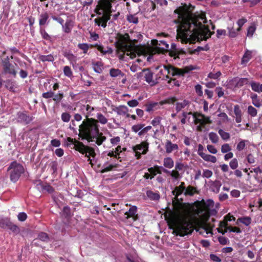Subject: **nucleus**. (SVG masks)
Returning a JSON list of instances; mask_svg holds the SVG:
<instances>
[{"label": "nucleus", "mask_w": 262, "mask_h": 262, "mask_svg": "<svg viewBox=\"0 0 262 262\" xmlns=\"http://www.w3.org/2000/svg\"><path fill=\"white\" fill-rule=\"evenodd\" d=\"M122 72L118 69H111L110 70V74L111 77H116L121 75Z\"/></svg>", "instance_id": "obj_50"}, {"label": "nucleus", "mask_w": 262, "mask_h": 262, "mask_svg": "<svg viewBox=\"0 0 262 262\" xmlns=\"http://www.w3.org/2000/svg\"><path fill=\"white\" fill-rule=\"evenodd\" d=\"M178 49L177 45L174 43H172L171 45V48L169 50V48L165 49V53H168L169 55L176 59V56H178Z\"/></svg>", "instance_id": "obj_17"}, {"label": "nucleus", "mask_w": 262, "mask_h": 262, "mask_svg": "<svg viewBox=\"0 0 262 262\" xmlns=\"http://www.w3.org/2000/svg\"><path fill=\"white\" fill-rule=\"evenodd\" d=\"M97 118L96 120L98 121V123L100 122L102 124H105L107 122V118L101 113L97 114Z\"/></svg>", "instance_id": "obj_48"}, {"label": "nucleus", "mask_w": 262, "mask_h": 262, "mask_svg": "<svg viewBox=\"0 0 262 262\" xmlns=\"http://www.w3.org/2000/svg\"><path fill=\"white\" fill-rule=\"evenodd\" d=\"M219 134L224 140H228L230 137V135L229 133L226 132L222 129L219 130Z\"/></svg>", "instance_id": "obj_47"}, {"label": "nucleus", "mask_w": 262, "mask_h": 262, "mask_svg": "<svg viewBox=\"0 0 262 262\" xmlns=\"http://www.w3.org/2000/svg\"><path fill=\"white\" fill-rule=\"evenodd\" d=\"M228 224L227 222L224 219L222 221H220L219 223V227L217 228V231L219 233L222 234H225L228 230Z\"/></svg>", "instance_id": "obj_22"}, {"label": "nucleus", "mask_w": 262, "mask_h": 262, "mask_svg": "<svg viewBox=\"0 0 262 262\" xmlns=\"http://www.w3.org/2000/svg\"><path fill=\"white\" fill-rule=\"evenodd\" d=\"M11 222L8 217H0V227L4 229L7 228Z\"/></svg>", "instance_id": "obj_36"}, {"label": "nucleus", "mask_w": 262, "mask_h": 262, "mask_svg": "<svg viewBox=\"0 0 262 262\" xmlns=\"http://www.w3.org/2000/svg\"><path fill=\"white\" fill-rule=\"evenodd\" d=\"M93 68L94 71L99 74H101L103 72V64L101 61H97L93 62Z\"/></svg>", "instance_id": "obj_29"}, {"label": "nucleus", "mask_w": 262, "mask_h": 262, "mask_svg": "<svg viewBox=\"0 0 262 262\" xmlns=\"http://www.w3.org/2000/svg\"><path fill=\"white\" fill-rule=\"evenodd\" d=\"M137 212V207L136 206H132L129 210L125 213V215H126V219H128L130 217H132L134 221H137L139 219Z\"/></svg>", "instance_id": "obj_14"}, {"label": "nucleus", "mask_w": 262, "mask_h": 262, "mask_svg": "<svg viewBox=\"0 0 262 262\" xmlns=\"http://www.w3.org/2000/svg\"><path fill=\"white\" fill-rule=\"evenodd\" d=\"M221 75L222 73L220 71H218L215 73L210 72L208 75V77L213 79H218Z\"/></svg>", "instance_id": "obj_56"}, {"label": "nucleus", "mask_w": 262, "mask_h": 262, "mask_svg": "<svg viewBox=\"0 0 262 262\" xmlns=\"http://www.w3.org/2000/svg\"><path fill=\"white\" fill-rule=\"evenodd\" d=\"M39 33L43 39L46 40H51V37L42 27H40Z\"/></svg>", "instance_id": "obj_43"}, {"label": "nucleus", "mask_w": 262, "mask_h": 262, "mask_svg": "<svg viewBox=\"0 0 262 262\" xmlns=\"http://www.w3.org/2000/svg\"><path fill=\"white\" fill-rule=\"evenodd\" d=\"M186 189L185 185L184 182H182L179 186L175 187L174 189L172 191V193L175 196V199H178V196L181 195Z\"/></svg>", "instance_id": "obj_19"}, {"label": "nucleus", "mask_w": 262, "mask_h": 262, "mask_svg": "<svg viewBox=\"0 0 262 262\" xmlns=\"http://www.w3.org/2000/svg\"><path fill=\"white\" fill-rule=\"evenodd\" d=\"M200 229H202L207 234L209 233H212V229L209 227L206 224L202 225L199 229H196L197 231H199Z\"/></svg>", "instance_id": "obj_59"}, {"label": "nucleus", "mask_w": 262, "mask_h": 262, "mask_svg": "<svg viewBox=\"0 0 262 262\" xmlns=\"http://www.w3.org/2000/svg\"><path fill=\"white\" fill-rule=\"evenodd\" d=\"M230 167L231 169H236L238 165V161L236 158L233 159L229 163Z\"/></svg>", "instance_id": "obj_61"}, {"label": "nucleus", "mask_w": 262, "mask_h": 262, "mask_svg": "<svg viewBox=\"0 0 262 262\" xmlns=\"http://www.w3.org/2000/svg\"><path fill=\"white\" fill-rule=\"evenodd\" d=\"M7 229L10 230L14 234L17 235L20 232V229L16 225L11 222Z\"/></svg>", "instance_id": "obj_40"}, {"label": "nucleus", "mask_w": 262, "mask_h": 262, "mask_svg": "<svg viewBox=\"0 0 262 262\" xmlns=\"http://www.w3.org/2000/svg\"><path fill=\"white\" fill-rule=\"evenodd\" d=\"M38 59L42 62H53L54 60V57L52 54H49L48 55H40L38 57Z\"/></svg>", "instance_id": "obj_39"}, {"label": "nucleus", "mask_w": 262, "mask_h": 262, "mask_svg": "<svg viewBox=\"0 0 262 262\" xmlns=\"http://www.w3.org/2000/svg\"><path fill=\"white\" fill-rule=\"evenodd\" d=\"M247 112L251 117H255L257 114V110L251 105L248 107Z\"/></svg>", "instance_id": "obj_51"}, {"label": "nucleus", "mask_w": 262, "mask_h": 262, "mask_svg": "<svg viewBox=\"0 0 262 262\" xmlns=\"http://www.w3.org/2000/svg\"><path fill=\"white\" fill-rule=\"evenodd\" d=\"M49 15L47 12L41 13L39 16V25L40 27H42L48 25Z\"/></svg>", "instance_id": "obj_21"}, {"label": "nucleus", "mask_w": 262, "mask_h": 262, "mask_svg": "<svg viewBox=\"0 0 262 262\" xmlns=\"http://www.w3.org/2000/svg\"><path fill=\"white\" fill-rule=\"evenodd\" d=\"M164 69L167 71V74L174 76H184L186 73H188L190 71L195 69L194 67L192 66H186L183 69H179L172 66L171 64L164 66Z\"/></svg>", "instance_id": "obj_8"}, {"label": "nucleus", "mask_w": 262, "mask_h": 262, "mask_svg": "<svg viewBox=\"0 0 262 262\" xmlns=\"http://www.w3.org/2000/svg\"><path fill=\"white\" fill-rule=\"evenodd\" d=\"M163 172L166 173H170L171 177L177 180H178L181 178L180 173L178 170L176 169L172 170L171 171H170L166 169H163Z\"/></svg>", "instance_id": "obj_32"}, {"label": "nucleus", "mask_w": 262, "mask_h": 262, "mask_svg": "<svg viewBox=\"0 0 262 262\" xmlns=\"http://www.w3.org/2000/svg\"><path fill=\"white\" fill-rule=\"evenodd\" d=\"M247 19L244 17L240 18L237 20V24L238 26L237 31L241 30L242 26L247 22Z\"/></svg>", "instance_id": "obj_64"}, {"label": "nucleus", "mask_w": 262, "mask_h": 262, "mask_svg": "<svg viewBox=\"0 0 262 262\" xmlns=\"http://www.w3.org/2000/svg\"><path fill=\"white\" fill-rule=\"evenodd\" d=\"M147 197L151 200L157 201L160 199V195L159 193L154 192L151 190H148L146 192Z\"/></svg>", "instance_id": "obj_38"}, {"label": "nucleus", "mask_w": 262, "mask_h": 262, "mask_svg": "<svg viewBox=\"0 0 262 262\" xmlns=\"http://www.w3.org/2000/svg\"><path fill=\"white\" fill-rule=\"evenodd\" d=\"M204 147L202 144H199L198 154L205 161L211 162L213 163L216 162V158L210 155L206 154L203 152Z\"/></svg>", "instance_id": "obj_10"}, {"label": "nucleus", "mask_w": 262, "mask_h": 262, "mask_svg": "<svg viewBox=\"0 0 262 262\" xmlns=\"http://www.w3.org/2000/svg\"><path fill=\"white\" fill-rule=\"evenodd\" d=\"M10 171V178L12 182H16L19 179L21 174L24 172L23 165L16 161L12 162L8 168Z\"/></svg>", "instance_id": "obj_6"}, {"label": "nucleus", "mask_w": 262, "mask_h": 262, "mask_svg": "<svg viewBox=\"0 0 262 262\" xmlns=\"http://www.w3.org/2000/svg\"><path fill=\"white\" fill-rule=\"evenodd\" d=\"M63 56L67 58L70 63L73 66L76 64L77 58L71 52H66L63 54Z\"/></svg>", "instance_id": "obj_27"}, {"label": "nucleus", "mask_w": 262, "mask_h": 262, "mask_svg": "<svg viewBox=\"0 0 262 262\" xmlns=\"http://www.w3.org/2000/svg\"><path fill=\"white\" fill-rule=\"evenodd\" d=\"M189 104L188 100H184L182 102H177L176 104V110L177 112H179L182 109L184 108L186 106Z\"/></svg>", "instance_id": "obj_35"}, {"label": "nucleus", "mask_w": 262, "mask_h": 262, "mask_svg": "<svg viewBox=\"0 0 262 262\" xmlns=\"http://www.w3.org/2000/svg\"><path fill=\"white\" fill-rule=\"evenodd\" d=\"M71 118V116L68 113L64 112L61 114V118L62 121L64 122H68Z\"/></svg>", "instance_id": "obj_57"}, {"label": "nucleus", "mask_w": 262, "mask_h": 262, "mask_svg": "<svg viewBox=\"0 0 262 262\" xmlns=\"http://www.w3.org/2000/svg\"><path fill=\"white\" fill-rule=\"evenodd\" d=\"M144 126V124H138L136 125H134L132 127V130L135 133H137L140 130H141Z\"/></svg>", "instance_id": "obj_63"}, {"label": "nucleus", "mask_w": 262, "mask_h": 262, "mask_svg": "<svg viewBox=\"0 0 262 262\" xmlns=\"http://www.w3.org/2000/svg\"><path fill=\"white\" fill-rule=\"evenodd\" d=\"M143 74H144V76L145 81L151 86H154L158 83L157 81L154 80L152 79L153 73L149 69H143L142 72L139 74V75L142 76Z\"/></svg>", "instance_id": "obj_11"}, {"label": "nucleus", "mask_w": 262, "mask_h": 262, "mask_svg": "<svg viewBox=\"0 0 262 262\" xmlns=\"http://www.w3.org/2000/svg\"><path fill=\"white\" fill-rule=\"evenodd\" d=\"M71 145H74V147L72 148L79 151L82 154H85V157L88 158V161L90 162V164H92L90 156L93 158H94L96 156V153L94 148L85 145L82 142H80L75 139L68 137L67 138V145L68 146H70Z\"/></svg>", "instance_id": "obj_5"}, {"label": "nucleus", "mask_w": 262, "mask_h": 262, "mask_svg": "<svg viewBox=\"0 0 262 262\" xmlns=\"http://www.w3.org/2000/svg\"><path fill=\"white\" fill-rule=\"evenodd\" d=\"M200 116L201 118H202V119H203L202 123V126H204L206 124L212 123V121L210 120L209 117L206 116L204 114L200 115Z\"/></svg>", "instance_id": "obj_53"}, {"label": "nucleus", "mask_w": 262, "mask_h": 262, "mask_svg": "<svg viewBox=\"0 0 262 262\" xmlns=\"http://www.w3.org/2000/svg\"><path fill=\"white\" fill-rule=\"evenodd\" d=\"M10 59H13V56L12 55L10 57L6 56L2 59V66L3 69V73L5 75H10L15 77L17 74V71L15 66H17V64H12L10 62Z\"/></svg>", "instance_id": "obj_7"}, {"label": "nucleus", "mask_w": 262, "mask_h": 262, "mask_svg": "<svg viewBox=\"0 0 262 262\" xmlns=\"http://www.w3.org/2000/svg\"><path fill=\"white\" fill-rule=\"evenodd\" d=\"M179 146L177 144L172 143L171 141L167 140L165 144V149L167 154H170L174 150H177Z\"/></svg>", "instance_id": "obj_16"}, {"label": "nucleus", "mask_w": 262, "mask_h": 262, "mask_svg": "<svg viewBox=\"0 0 262 262\" xmlns=\"http://www.w3.org/2000/svg\"><path fill=\"white\" fill-rule=\"evenodd\" d=\"M234 113L235 115V121L237 123H240L242 120V112L238 105H235L234 106Z\"/></svg>", "instance_id": "obj_26"}, {"label": "nucleus", "mask_w": 262, "mask_h": 262, "mask_svg": "<svg viewBox=\"0 0 262 262\" xmlns=\"http://www.w3.org/2000/svg\"><path fill=\"white\" fill-rule=\"evenodd\" d=\"M178 100L176 97H168L167 99L160 101L161 105L165 104H174Z\"/></svg>", "instance_id": "obj_41"}, {"label": "nucleus", "mask_w": 262, "mask_h": 262, "mask_svg": "<svg viewBox=\"0 0 262 262\" xmlns=\"http://www.w3.org/2000/svg\"><path fill=\"white\" fill-rule=\"evenodd\" d=\"M113 111L116 112L119 115H125L128 112V108L125 105L115 106Z\"/></svg>", "instance_id": "obj_28"}, {"label": "nucleus", "mask_w": 262, "mask_h": 262, "mask_svg": "<svg viewBox=\"0 0 262 262\" xmlns=\"http://www.w3.org/2000/svg\"><path fill=\"white\" fill-rule=\"evenodd\" d=\"M231 82L235 88H239L244 85L249 84V80L247 78L235 77L231 80Z\"/></svg>", "instance_id": "obj_12"}, {"label": "nucleus", "mask_w": 262, "mask_h": 262, "mask_svg": "<svg viewBox=\"0 0 262 262\" xmlns=\"http://www.w3.org/2000/svg\"><path fill=\"white\" fill-rule=\"evenodd\" d=\"M208 204H207L206 203H205L204 202H203V207H204L203 209H200V208H199L198 209V212H197V213L198 214H202L204 211H208L209 210V207L210 206V205H213V201L212 200H209L208 201Z\"/></svg>", "instance_id": "obj_34"}, {"label": "nucleus", "mask_w": 262, "mask_h": 262, "mask_svg": "<svg viewBox=\"0 0 262 262\" xmlns=\"http://www.w3.org/2000/svg\"><path fill=\"white\" fill-rule=\"evenodd\" d=\"M160 101L159 102H151L145 105L146 110L145 111L147 112H150L154 111L159 108L161 106Z\"/></svg>", "instance_id": "obj_25"}, {"label": "nucleus", "mask_w": 262, "mask_h": 262, "mask_svg": "<svg viewBox=\"0 0 262 262\" xmlns=\"http://www.w3.org/2000/svg\"><path fill=\"white\" fill-rule=\"evenodd\" d=\"M98 121L93 118H88L82 121L79 126V137L82 140H86L88 142H94L100 146L106 138L99 129Z\"/></svg>", "instance_id": "obj_3"}, {"label": "nucleus", "mask_w": 262, "mask_h": 262, "mask_svg": "<svg viewBox=\"0 0 262 262\" xmlns=\"http://www.w3.org/2000/svg\"><path fill=\"white\" fill-rule=\"evenodd\" d=\"M209 47L207 45H206L204 47L199 46L196 49L190 52V54H196V53H198L201 51H208V50H209Z\"/></svg>", "instance_id": "obj_49"}, {"label": "nucleus", "mask_w": 262, "mask_h": 262, "mask_svg": "<svg viewBox=\"0 0 262 262\" xmlns=\"http://www.w3.org/2000/svg\"><path fill=\"white\" fill-rule=\"evenodd\" d=\"M16 115L17 122L25 125L30 124L33 119V116L29 115L27 111L18 112Z\"/></svg>", "instance_id": "obj_9"}, {"label": "nucleus", "mask_w": 262, "mask_h": 262, "mask_svg": "<svg viewBox=\"0 0 262 262\" xmlns=\"http://www.w3.org/2000/svg\"><path fill=\"white\" fill-rule=\"evenodd\" d=\"M5 87L7 89L9 90L11 92H15V88L16 87V81L12 79H7L4 81Z\"/></svg>", "instance_id": "obj_24"}, {"label": "nucleus", "mask_w": 262, "mask_h": 262, "mask_svg": "<svg viewBox=\"0 0 262 262\" xmlns=\"http://www.w3.org/2000/svg\"><path fill=\"white\" fill-rule=\"evenodd\" d=\"M182 5L174 11V13L178 14V18L174 20L178 25V37L181 38L182 42L190 43L210 38L214 32H211L208 26L205 25L207 22L205 14L195 15L192 12L194 6L185 3Z\"/></svg>", "instance_id": "obj_1"}, {"label": "nucleus", "mask_w": 262, "mask_h": 262, "mask_svg": "<svg viewBox=\"0 0 262 262\" xmlns=\"http://www.w3.org/2000/svg\"><path fill=\"white\" fill-rule=\"evenodd\" d=\"M231 150V148L228 144L225 143L222 145L221 151L222 153H227L229 152Z\"/></svg>", "instance_id": "obj_62"}, {"label": "nucleus", "mask_w": 262, "mask_h": 262, "mask_svg": "<svg viewBox=\"0 0 262 262\" xmlns=\"http://www.w3.org/2000/svg\"><path fill=\"white\" fill-rule=\"evenodd\" d=\"M221 185V183L219 181L216 180L213 182L212 184L211 185V188L212 191L215 193H219Z\"/></svg>", "instance_id": "obj_37"}, {"label": "nucleus", "mask_w": 262, "mask_h": 262, "mask_svg": "<svg viewBox=\"0 0 262 262\" xmlns=\"http://www.w3.org/2000/svg\"><path fill=\"white\" fill-rule=\"evenodd\" d=\"M63 71L64 74L68 77H71L73 75V72H72L70 67L69 66H65L63 68Z\"/></svg>", "instance_id": "obj_58"}, {"label": "nucleus", "mask_w": 262, "mask_h": 262, "mask_svg": "<svg viewBox=\"0 0 262 262\" xmlns=\"http://www.w3.org/2000/svg\"><path fill=\"white\" fill-rule=\"evenodd\" d=\"M227 29L229 31V36L232 38H234L237 36L238 32L239 31H237V28L235 29L233 26L231 27H228Z\"/></svg>", "instance_id": "obj_44"}, {"label": "nucleus", "mask_w": 262, "mask_h": 262, "mask_svg": "<svg viewBox=\"0 0 262 262\" xmlns=\"http://www.w3.org/2000/svg\"><path fill=\"white\" fill-rule=\"evenodd\" d=\"M194 193H198V191L195 187L191 185L188 186L185 189L184 194L185 195L192 196Z\"/></svg>", "instance_id": "obj_33"}, {"label": "nucleus", "mask_w": 262, "mask_h": 262, "mask_svg": "<svg viewBox=\"0 0 262 262\" xmlns=\"http://www.w3.org/2000/svg\"><path fill=\"white\" fill-rule=\"evenodd\" d=\"M151 45L154 47L152 48L151 52L152 54H164L165 49L164 48H161L160 46L161 44L159 43V41L157 39L151 40Z\"/></svg>", "instance_id": "obj_13"}, {"label": "nucleus", "mask_w": 262, "mask_h": 262, "mask_svg": "<svg viewBox=\"0 0 262 262\" xmlns=\"http://www.w3.org/2000/svg\"><path fill=\"white\" fill-rule=\"evenodd\" d=\"M208 136L210 140L212 142V143H217L218 142L219 138L216 133L214 132H210Z\"/></svg>", "instance_id": "obj_46"}, {"label": "nucleus", "mask_w": 262, "mask_h": 262, "mask_svg": "<svg viewBox=\"0 0 262 262\" xmlns=\"http://www.w3.org/2000/svg\"><path fill=\"white\" fill-rule=\"evenodd\" d=\"M116 39V47L118 50L123 52L122 55H119L120 59H123V55L126 52H127L126 55L129 56L131 59L135 58L137 55L140 56L146 53L145 47L135 45L134 42H137V40L136 39L132 40L129 34L127 33L124 34L118 33Z\"/></svg>", "instance_id": "obj_4"}, {"label": "nucleus", "mask_w": 262, "mask_h": 262, "mask_svg": "<svg viewBox=\"0 0 262 262\" xmlns=\"http://www.w3.org/2000/svg\"><path fill=\"white\" fill-rule=\"evenodd\" d=\"M168 83L171 88L174 86L179 87L180 86V82L175 78H170L168 80Z\"/></svg>", "instance_id": "obj_52"}, {"label": "nucleus", "mask_w": 262, "mask_h": 262, "mask_svg": "<svg viewBox=\"0 0 262 262\" xmlns=\"http://www.w3.org/2000/svg\"><path fill=\"white\" fill-rule=\"evenodd\" d=\"M248 142L247 140H242L237 145L236 149L241 151L243 150L246 146V142Z\"/></svg>", "instance_id": "obj_55"}, {"label": "nucleus", "mask_w": 262, "mask_h": 262, "mask_svg": "<svg viewBox=\"0 0 262 262\" xmlns=\"http://www.w3.org/2000/svg\"><path fill=\"white\" fill-rule=\"evenodd\" d=\"M173 210L168 209L169 217L167 222L169 228L174 229L177 235L180 236L190 234L194 230L193 221L189 219V204L181 202L179 198L172 200Z\"/></svg>", "instance_id": "obj_2"}, {"label": "nucleus", "mask_w": 262, "mask_h": 262, "mask_svg": "<svg viewBox=\"0 0 262 262\" xmlns=\"http://www.w3.org/2000/svg\"><path fill=\"white\" fill-rule=\"evenodd\" d=\"M36 186L38 189H40L41 190H46L49 193H52L54 191V189L52 186L49 184L44 185L40 181H39Z\"/></svg>", "instance_id": "obj_23"}, {"label": "nucleus", "mask_w": 262, "mask_h": 262, "mask_svg": "<svg viewBox=\"0 0 262 262\" xmlns=\"http://www.w3.org/2000/svg\"><path fill=\"white\" fill-rule=\"evenodd\" d=\"M80 110L82 114L85 116L86 119L90 118L89 117L91 115V113L94 110V107L91 106L89 104L82 105L81 106Z\"/></svg>", "instance_id": "obj_18"}, {"label": "nucleus", "mask_w": 262, "mask_h": 262, "mask_svg": "<svg viewBox=\"0 0 262 262\" xmlns=\"http://www.w3.org/2000/svg\"><path fill=\"white\" fill-rule=\"evenodd\" d=\"M162 120V118L161 117H156L154 118V119L151 121V124L153 126H157L161 124V121Z\"/></svg>", "instance_id": "obj_60"}, {"label": "nucleus", "mask_w": 262, "mask_h": 262, "mask_svg": "<svg viewBox=\"0 0 262 262\" xmlns=\"http://www.w3.org/2000/svg\"><path fill=\"white\" fill-rule=\"evenodd\" d=\"M74 26L73 22L71 20H68L66 23L62 25L63 31L66 33H69L71 32L72 29Z\"/></svg>", "instance_id": "obj_30"}, {"label": "nucleus", "mask_w": 262, "mask_h": 262, "mask_svg": "<svg viewBox=\"0 0 262 262\" xmlns=\"http://www.w3.org/2000/svg\"><path fill=\"white\" fill-rule=\"evenodd\" d=\"M238 220L246 226L249 225L251 222V218L248 216L239 218Z\"/></svg>", "instance_id": "obj_54"}, {"label": "nucleus", "mask_w": 262, "mask_h": 262, "mask_svg": "<svg viewBox=\"0 0 262 262\" xmlns=\"http://www.w3.org/2000/svg\"><path fill=\"white\" fill-rule=\"evenodd\" d=\"M77 46L79 49L83 51L84 54H86L89 48H91L90 45L86 43H78Z\"/></svg>", "instance_id": "obj_45"}, {"label": "nucleus", "mask_w": 262, "mask_h": 262, "mask_svg": "<svg viewBox=\"0 0 262 262\" xmlns=\"http://www.w3.org/2000/svg\"><path fill=\"white\" fill-rule=\"evenodd\" d=\"M163 165L165 167L171 169L174 166V161L170 157H166L163 159Z\"/></svg>", "instance_id": "obj_31"}, {"label": "nucleus", "mask_w": 262, "mask_h": 262, "mask_svg": "<svg viewBox=\"0 0 262 262\" xmlns=\"http://www.w3.org/2000/svg\"><path fill=\"white\" fill-rule=\"evenodd\" d=\"M91 48H96L97 49L100 51L103 55L106 54H112L113 53V50L111 48L107 47L106 49H104V47L102 45H98L96 43L95 45H90Z\"/></svg>", "instance_id": "obj_20"}, {"label": "nucleus", "mask_w": 262, "mask_h": 262, "mask_svg": "<svg viewBox=\"0 0 262 262\" xmlns=\"http://www.w3.org/2000/svg\"><path fill=\"white\" fill-rule=\"evenodd\" d=\"M126 19L128 22L135 24H137L139 22L138 17L136 16V14L127 15Z\"/></svg>", "instance_id": "obj_42"}, {"label": "nucleus", "mask_w": 262, "mask_h": 262, "mask_svg": "<svg viewBox=\"0 0 262 262\" xmlns=\"http://www.w3.org/2000/svg\"><path fill=\"white\" fill-rule=\"evenodd\" d=\"M149 143L147 141H142L140 144H137L133 147L134 151L138 150H141L143 149L142 154L143 155L146 154L148 151Z\"/></svg>", "instance_id": "obj_15"}]
</instances>
